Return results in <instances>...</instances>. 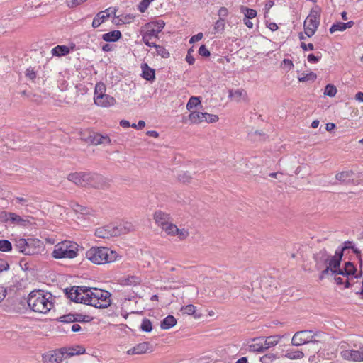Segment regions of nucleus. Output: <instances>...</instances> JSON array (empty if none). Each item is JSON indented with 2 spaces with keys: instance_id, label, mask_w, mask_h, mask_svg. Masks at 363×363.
<instances>
[{
  "instance_id": "obj_45",
  "label": "nucleus",
  "mask_w": 363,
  "mask_h": 363,
  "mask_svg": "<svg viewBox=\"0 0 363 363\" xmlns=\"http://www.w3.org/2000/svg\"><path fill=\"white\" fill-rule=\"evenodd\" d=\"M153 47L155 48L157 53L162 57L167 58L169 56V52L164 47L156 44Z\"/></svg>"
},
{
  "instance_id": "obj_54",
  "label": "nucleus",
  "mask_w": 363,
  "mask_h": 363,
  "mask_svg": "<svg viewBox=\"0 0 363 363\" xmlns=\"http://www.w3.org/2000/svg\"><path fill=\"white\" fill-rule=\"evenodd\" d=\"M228 11L225 7H221L218 11V16L220 18H223L225 20V18L228 16Z\"/></svg>"
},
{
  "instance_id": "obj_9",
  "label": "nucleus",
  "mask_w": 363,
  "mask_h": 363,
  "mask_svg": "<svg viewBox=\"0 0 363 363\" xmlns=\"http://www.w3.org/2000/svg\"><path fill=\"white\" fill-rule=\"evenodd\" d=\"M16 247L26 255H33L40 252L43 248V242L38 239L20 238L16 241Z\"/></svg>"
},
{
  "instance_id": "obj_7",
  "label": "nucleus",
  "mask_w": 363,
  "mask_h": 363,
  "mask_svg": "<svg viewBox=\"0 0 363 363\" xmlns=\"http://www.w3.org/2000/svg\"><path fill=\"white\" fill-rule=\"evenodd\" d=\"M340 357L347 361L363 362V345L354 342L349 345L346 342H340L339 345Z\"/></svg>"
},
{
  "instance_id": "obj_61",
  "label": "nucleus",
  "mask_w": 363,
  "mask_h": 363,
  "mask_svg": "<svg viewBox=\"0 0 363 363\" xmlns=\"http://www.w3.org/2000/svg\"><path fill=\"white\" fill-rule=\"evenodd\" d=\"M283 64L286 67L288 68L289 70L291 69L294 67V64L291 60L284 59L283 60Z\"/></svg>"
},
{
  "instance_id": "obj_53",
  "label": "nucleus",
  "mask_w": 363,
  "mask_h": 363,
  "mask_svg": "<svg viewBox=\"0 0 363 363\" xmlns=\"http://www.w3.org/2000/svg\"><path fill=\"white\" fill-rule=\"evenodd\" d=\"M61 319H62V322L67 323H72V322H74V321L77 320L72 315H68L62 316V317H61Z\"/></svg>"
},
{
  "instance_id": "obj_11",
  "label": "nucleus",
  "mask_w": 363,
  "mask_h": 363,
  "mask_svg": "<svg viewBox=\"0 0 363 363\" xmlns=\"http://www.w3.org/2000/svg\"><path fill=\"white\" fill-rule=\"evenodd\" d=\"M167 235L177 237L180 240L186 239L189 235V231L185 228H178L176 225L170 220L162 228Z\"/></svg>"
},
{
  "instance_id": "obj_57",
  "label": "nucleus",
  "mask_w": 363,
  "mask_h": 363,
  "mask_svg": "<svg viewBox=\"0 0 363 363\" xmlns=\"http://www.w3.org/2000/svg\"><path fill=\"white\" fill-rule=\"evenodd\" d=\"M74 210L76 212L81 213L82 214H86V209L82 207V206H79L78 204H76L74 207Z\"/></svg>"
},
{
  "instance_id": "obj_25",
  "label": "nucleus",
  "mask_w": 363,
  "mask_h": 363,
  "mask_svg": "<svg viewBox=\"0 0 363 363\" xmlns=\"http://www.w3.org/2000/svg\"><path fill=\"white\" fill-rule=\"evenodd\" d=\"M281 339V336L280 335H273L267 337L264 340V347L265 350H267L272 347L277 345Z\"/></svg>"
},
{
  "instance_id": "obj_41",
  "label": "nucleus",
  "mask_w": 363,
  "mask_h": 363,
  "mask_svg": "<svg viewBox=\"0 0 363 363\" xmlns=\"http://www.w3.org/2000/svg\"><path fill=\"white\" fill-rule=\"evenodd\" d=\"M12 249L11 243L6 240H0V251L9 252Z\"/></svg>"
},
{
  "instance_id": "obj_38",
  "label": "nucleus",
  "mask_w": 363,
  "mask_h": 363,
  "mask_svg": "<svg viewBox=\"0 0 363 363\" xmlns=\"http://www.w3.org/2000/svg\"><path fill=\"white\" fill-rule=\"evenodd\" d=\"M10 221L12 223H16L21 225H24L26 223V220L23 218H22L20 216L14 213H11Z\"/></svg>"
},
{
  "instance_id": "obj_63",
  "label": "nucleus",
  "mask_w": 363,
  "mask_h": 363,
  "mask_svg": "<svg viewBox=\"0 0 363 363\" xmlns=\"http://www.w3.org/2000/svg\"><path fill=\"white\" fill-rule=\"evenodd\" d=\"M320 57L315 56L313 54H310L308 55V60L310 62H317L320 60Z\"/></svg>"
},
{
  "instance_id": "obj_29",
  "label": "nucleus",
  "mask_w": 363,
  "mask_h": 363,
  "mask_svg": "<svg viewBox=\"0 0 363 363\" xmlns=\"http://www.w3.org/2000/svg\"><path fill=\"white\" fill-rule=\"evenodd\" d=\"M176 323L175 318L173 315H168L161 322L160 327L162 329L167 330L174 326Z\"/></svg>"
},
{
  "instance_id": "obj_51",
  "label": "nucleus",
  "mask_w": 363,
  "mask_h": 363,
  "mask_svg": "<svg viewBox=\"0 0 363 363\" xmlns=\"http://www.w3.org/2000/svg\"><path fill=\"white\" fill-rule=\"evenodd\" d=\"M66 1L67 3V5L69 7H74V6H77L84 3L86 0H66Z\"/></svg>"
},
{
  "instance_id": "obj_26",
  "label": "nucleus",
  "mask_w": 363,
  "mask_h": 363,
  "mask_svg": "<svg viewBox=\"0 0 363 363\" xmlns=\"http://www.w3.org/2000/svg\"><path fill=\"white\" fill-rule=\"evenodd\" d=\"M204 113L193 111L189 116V120L192 124H200L203 122Z\"/></svg>"
},
{
  "instance_id": "obj_48",
  "label": "nucleus",
  "mask_w": 363,
  "mask_h": 363,
  "mask_svg": "<svg viewBox=\"0 0 363 363\" xmlns=\"http://www.w3.org/2000/svg\"><path fill=\"white\" fill-rule=\"evenodd\" d=\"M154 0H143L138 5V9L140 12L143 13L149 6L150 4Z\"/></svg>"
},
{
  "instance_id": "obj_59",
  "label": "nucleus",
  "mask_w": 363,
  "mask_h": 363,
  "mask_svg": "<svg viewBox=\"0 0 363 363\" xmlns=\"http://www.w3.org/2000/svg\"><path fill=\"white\" fill-rule=\"evenodd\" d=\"M301 48L303 50H314V46L312 43H308V44H306L304 43H301Z\"/></svg>"
},
{
  "instance_id": "obj_37",
  "label": "nucleus",
  "mask_w": 363,
  "mask_h": 363,
  "mask_svg": "<svg viewBox=\"0 0 363 363\" xmlns=\"http://www.w3.org/2000/svg\"><path fill=\"white\" fill-rule=\"evenodd\" d=\"M225 29V20L223 18H219L214 25V33H221Z\"/></svg>"
},
{
  "instance_id": "obj_50",
  "label": "nucleus",
  "mask_w": 363,
  "mask_h": 363,
  "mask_svg": "<svg viewBox=\"0 0 363 363\" xmlns=\"http://www.w3.org/2000/svg\"><path fill=\"white\" fill-rule=\"evenodd\" d=\"M199 54L203 57H209L210 51L206 48V45H202L199 49Z\"/></svg>"
},
{
  "instance_id": "obj_55",
  "label": "nucleus",
  "mask_w": 363,
  "mask_h": 363,
  "mask_svg": "<svg viewBox=\"0 0 363 363\" xmlns=\"http://www.w3.org/2000/svg\"><path fill=\"white\" fill-rule=\"evenodd\" d=\"M26 76L28 78L33 80L36 77V74L33 69L29 68L26 70Z\"/></svg>"
},
{
  "instance_id": "obj_14",
  "label": "nucleus",
  "mask_w": 363,
  "mask_h": 363,
  "mask_svg": "<svg viewBox=\"0 0 363 363\" xmlns=\"http://www.w3.org/2000/svg\"><path fill=\"white\" fill-rule=\"evenodd\" d=\"M89 173L76 172L69 174L67 177L69 181L74 183L77 186H87L89 184Z\"/></svg>"
},
{
  "instance_id": "obj_30",
  "label": "nucleus",
  "mask_w": 363,
  "mask_h": 363,
  "mask_svg": "<svg viewBox=\"0 0 363 363\" xmlns=\"http://www.w3.org/2000/svg\"><path fill=\"white\" fill-rule=\"evenodd\" d=\"M69 48L66 45H57L52 49L51 52L54 56H65L69 52Z\"/></svg>"
},
{
  "instance_id": "obj_1",
  "label": "nucleus",
  "mask_w": 363,
  "mask_h": 363,
  "mask_svg": "<svg viewBox=\"0 0 363 363\" xmlns=\"http://www.w3.org/2000/svg\"><path fill=\"white\" fill-rule=\"evenodd\" d=\"M68 298L76 303L90 305L98 308H106L111 305V294L105 290L84 286H73L66 289Z\"/></svg>"
},
{
  "instance_id": "obj_23",
  "label": "nucleus",
  "mask_w": 363,
  "mask_h": 363,
  "mask_svg": "<svg viewBox=\"0 0 363 363\" xmlns=\"http://www.w3.org/2000/svg\"><path fill=\"white\" fill-rule=\"evenodd\" d=\"M142 77L147 81H152L155 78V70L150 68L146 63L141 65Z\"/></svg>"
},
{
  "instance_id": "obj_17",
  "label": "nucleus",
  "mask_w": 363,
  "mask_h": 363,
  "mask_svg": "<svg viewBox=\"0 0 363 363\" xmlns=\"http://www.w3.org/2000/svg\"><path fill=\"white\" fill-rule=\"evenodd\" d=\"M94 100L96 105L101 107H109L116 104L115 99L107 94L94 96Z\"/></svg>"
},
{
  "instance_id": "obj_16",
  "label": "nucleus",
  "mask_w": 363,
  "mask_h": 363,
  "mask_svg": "<svg viewBox=\"0 0 363 363\" xmlns=\"http://www.w3.org/2000/svg\"><path fill=\"white\" fill-rule=\"evenodd\" d=\"M158 33H156L154 31V29L152 28H147V25L145 26V32L143 34V41L144 43L150 47H152L155 45V41L157 38Z\"/></svg>"
},
{
  "instance_id": "obj_15",
  "label": "nucleus",
  "mask_w": 363,
  "mask_h": 363,
  "mask_svg": "<svg viewBox=\"0 0 363 363\" xmlns=\"http://www.w3.org/2000/svg\"><path fill=\"white\" fill-rule=\"evenodd\" d=\"M152 351V348L150 343L147 342H143L129 349L127 351V354L129 355L143 354L147 352H151Z\"/></svg>"
},
{
  "instance_id": "obj_8",
  "label": "nucleus",
  "mask_w": 363,
  "mask_h": 363,
  "mask_svg": "<svg viewBox=\"0 0 363 363\" xmlns=\"http://www.w3.org/2000/svg\"><path fill=\"white\" fill-rule=\"evenodd\" d=\"M78 245L74 242L65 240L57 244L52 252V256L56 259L69 258L77 257Z\"/></svg>"
},
{
  "instance_id": "obj_49",
  "label": "nucleus",
  "mask_w": 363,
  "mask_h": 363,
  "mask_svg": "<svg viewBox=\"0 0 363 363\" xmlns=\"http://www.w3.org/2000/svg\"><path fill=\"white\" fill-rule=\"evenodd\" d=\"M11 212L1 211L0 213V221L6 223L10 221Z\"/></svg>"
},
{
  "instance_id": "obj_64",
  "label": "nucleus",
  "mask_w": 363,
  "mask_h": 363,
  "mask_svg": "<svg viewBox=\"0 0 363 363\" xmlns=\"http://www.w3.org/2000/svg\"><path fill=\"white\" fill-rule=\"evenodd\" d=\"M186 62L189 64V65H193L194 62V57L191 55V50H189L188 51V54L186 57Z\"/></svg>"
},
{
  "instance_id": "obj_6",
  "label": "nucleus",
  "mask_w": 363,
  "mask_h": 363,
  "mask_svg": "<svg viewBox=\"0 0 363 363\" xmlns=\"http://www.w3.org/2000/svg\"><path fill=\"white\" fill-rule=\"evenodd\" d=\"M325 336V334L320 331L300 330L293 335L291 344L294 346H301L309 343H319L324 340Z\"/></svg>"
},
{
  "instance_id": "obj_46",
  "label": "nucleus",
  "mask_w": 363,
  "mask_h": 363,
  "mask_svg": "<svg viewBox=\"0 0 363 363\" xmlns=\"http://www.w3.org/2000/svg\"><path fill=\"white\" fill-rule=\"evenodd\" d=\"M106 86L103 83H98L96 84L94 96H101L105 94Z\"/></svg>"
},
{
  "instance_id": "obj_35",
  "label": "nucleus",
  "mask_w": 363,
  "mask_h": 363,
  "mask_svg": "<svg viewBox=\"0 0 363 363\" xmlns=\"http://www.w3.org/2000/svg\"><path fill=\"white\" fill-rule=\"evenodd\" d=\"M196 311V307L194 305H191V304L183 306L181 308V311L184 314L194 315L195 318H198V317H199V315H195Z\"/></svg>"
},
{
  "instance_id": "obj_5",
  "label": "nucleus",
  "mask_w": 363,
  "mask_h": 363,
  "mask_svg": "<svg viewBox=\"0 0 363 363\" xmlns=\"http://www.w3.org/2000/svg\"><path fill=\"white\" fill-rule=\"evenodd\" d=\"M86 258L94 264H104L115 262L118 254L106 247H92L85 254Z\"/></svg>"
},
{
  "instance_id": "obj_3",
  "label": "nucleus",
  "mask_w": 363,
  "mask_h": 363,
  "mask_svg": "<svg viewBox=\"0 0 363 363\" xmlns=\"http://www.w3.org/2000/svg\"><path fill=\"white\" fill-rule=\"evenodd\" d=\"M135 230V225L129 221L113 222L97 228L95 235L99 238L110 239Z\"/></svg>"
},
{
  "instance_id": "obj_21",
  "label": "nucleus",
  "mask_w": 363,
  "mask_h": 363,
  "mask_svg": "<svg viewBox=\"0 0 363 363\" xmlns=\"http://www.w3.org/2000/svg\"><path fill=\"white\" fill-rule=\"evenodd\" d=\"M154 220L157 226L162 228L167 224L172 219L169 214L166 213L162 211H157L154 213Z\"/></svg>"
},
{
  "instance_id": "obj_19",
  "label": "nucleus",
  "mask_w": 363,
  "mask_h": 363,
  "mask_svg": "<svg viewBox=\"0 0 363 363\" xmlns=\"http://www.w3.org/2000/svg\"><path fill=\"white\" fill-rule=\"evenodd\" d=\"M87 140L94 145L100 144H108L111 143V139L107 135H102L99 133H91Z\"/></svg>"
},
{
  "instance_id": "obj_13",
  "label": "nucleus",
  "mask_w": 363,
  "mask_h": 363,
  "mask_svg": "<svg viewBox=\"0 0 363 363\" xmlns=\"http://www.w3.org/2000/svg\"><path fill=\"white\" fill-rule=\"evenodd\" d=\"M64 359L65 352L61 349L48 352L43 355L44 363H61Z\"/></svg>"
},
{
  "instance_id": "obj_4",
  "label": "nucleus",
  "mask_w": 363,
  "mask_h": 363,
  "mask_svg": "<svg viewBox=\"0 0 363 363\" xmlns=\"http://www.w3.org/2000/svg\"><path fill=\"white\" fill-rule=\"evenodd\" d=\"M52 296L41 290L31 291L28 295V304L36 313H47L53 307Z\"/></svg>"
},
{
  "instance_id": "obj_56",
  "label": "nucleus",
  "mask_w": 363,
  "mask_h": 363,
  "mask_svg": "<svg viewBox=\"0 0 363 363\" xmlns=\"http://www.w3.org/2000/svg\"><path fill=\"white\" fill-rule=\"evenodd\" d=\"M203 38V33H199L198 34L195 35H193L190 40H189V43H194L196 41H199L200 40H201Z\"/></svg>"
},
{
  "instance_id": "obj_36",
  "label": "nucleus",
  "mask_w": 363,
  "mask_h": 363,
  "mask_svg": "<svg viewBox=\"0 0 363 363\" xmlns=\"http://www.w3.org/2000/svg\"><path fill=\"white\" fill-rule=\"evenodd\" d=\"M200 103L201 101L199 97L191 96L186 104V108L190 111L196 107Z\"/></svg>"
},
{
  "instance_id": "obj_27",
  "label": "nucleus",
  "mask_w": 363,
  "mask_h": 363,
  "mask_svg": "<svg viewBox=\"0 0 363 363\" xmlns=\"http://www.w3.org/2000/svg\"><path fill=\"white\" fill-rule=\"evenodd\" d=\"M264 338L259 337L253 340V342L250 345V350L256 352H263L265 350L264 347Z\"/></svg>"
},
{
  "instance_id": "obj_10",
  "label": "nucleus",
  "mask_w": 363,
  "mask_h": 363,
  "mask_svg": "<svg viewBox=\"0 0 363 363\" xmlns=\"http://www.w3.org/2000/svg\"><path fill=\"white\" fill-rule=\"evenodd\" d=\"M320 11L321 9L318 6H315L312 8L309 15L304 21V31L308 37L313 35L318 27Z\"/></svg>"
},
{
  "instance_id": "obj_28",
  "label": "nucleus",
  "mask_w": 363,
  "mask_h": 363,
  "mask_svg": "<svg viewBox=\"0 0 363 363\" xmlns=\"http://www.w3.org/2000/svg\"><path fill=\"white\" fill-rule=\"evenodd\" d=\"M121 33L119 30H113L103 35L102 38L106 42H115L120 39Z\"/></svg>"
},
{
  "instance_id": "obj_18",
  "label": "nucleus",
  "mask_w": 363,
  "mask_h": 363,
  "mask_svg": "<svg viewBox=\"0 0 363 363\" xmlns=\"http://www.w3.org/2000/svg\"><path fill=\"white\" fill-rule=\"evenodd\" d=\"M228 96L238 103L247 102L249 101L247 91L242 89L230 90Z\"/></svg>"
},
{
  "instance_id": "obj_2",
  "label": "nucleus",
  "mask_w": 363,
  "mask_h": 363,
  "mask_svg": "<svg viewBox=\"0 0 363 363\" xmlns=\"http://www.w3.org/2000/svg\"><path fill=\"white\" fill-rule=\"evenodd\" d=\"M342 257V252H336L335 255L331 256L328 255L325 250L320 251L315 258L317 267L318 269H321L323 267H325L320 274L319 278L320 280L326 278L328 276L336 274H341L344 277H350V276L354 275L356 269L353 264L350 262L345 263L344 269H340Z\"/></svg>"
},
{
  "instance_id": "obj_42",
  "label": "nucleus",
  "mask_w": 363,
  "mask_h": 363,
  "mask_svg": "<svg viewBox=\"0 0 363 363\" xmlns=\"http://www.w3.org/2000/svg\"><path fill=\"white\" fill-rule=\"evenodd\" d=\"M218 119L219 118L217 115L204 113L203 122H206L208 123H213L217 122Z\"/></svg>"
},
{
  "instance_id": "obj_31",
  "label": "nucleus",
  "mask_w": 363,
  "mask_h": 363,
  "mask_svg": "<svg viewBox=\"0 0 363 363\" xmlns=\"http://www.w3.org/2000/svg\"><path fill=\"white\" fill-rule=\"evenodd\" d=\"M332 276H334V279L336 282L337 284L338 285H341V284H344L345 285V288H349L350 286V277H343L342 276L341 274H333ZM351 279H353V277H351Z\"/></svg>"
},
{
  "instance_id": "obj_34",
  "label": "nucleus",
  "mask_w": 363,
  "mask_h": 363,
  "mask_svg": "<svg viewBox=\"0 0 363 363\" xmlns=\"http://www.w3.org/2000/svg\"><path fill=\"white\" fill-rule=\"evenodd\" d=\"M353 175V172L352 171H344L339 172L336 174L335 178L337 180L345 182L347 179H350Z\"/></svg>"
},
{
  "instance_id": "obj_47",
  "label": "nucleus",
  "mask_w": 363,
  "mask_h": 363,
  "mask_svg": "<svg viewBox=\"0 0 363 363\" xmlns=\"http://www.w3.org/2000/svg\"><path fill=\"white\" fill-rule=\"evenodd\" d=\"M345 30V24L342 22H338L333 24L330 28V32L333 33L336 31H344Z\"/></svg>"
},
{
  "instance_id": "obj_32",
  "label": "nucleus",
  "mask_w": 363,
  "mask_h": 363,
  "mask_svg": "<svg viewBox=\"0 0 363 363\" xmlns=\"http://www.w3.org/2000/svg\"><path fill=\"white\" fill-rule=\"evenodd\" d=\"M146 25L147 28H152L156 33H159L164 27L165 23L163 21L160 20L155 22L149 23Z\"/></svg>"
},
{
  "instance_id": "obj_22",
  "label": "nucleus",
  "mask_w": 363,
  "mask_h": 363,
  "mask_svg": "<svg viewBox=\"0 0 363 363\" xmlns=\"http://www.w3.org/2000/svg\"><path fill=\"white\" fill-rule=\"evenodd\" d=\"M61 350H63L65 352V359L74 355L84 354L86 351L85 348L80 345L69 348H62Z\"/></svg>"
},
{
  "instance_id": "obj_20",
  "label": "nucleus",
  "mask_w": 363,
  "mask_h": 363,
  "mask_svg": "<svg viewBox=\"0 0 363 363\" xmlns=\"http://www.w3.org/2000/svg\"><path fill=\"white\" fill-rule=\"evenodd\" d=\"M112 13H113V11H111V8L98 13L93 20L92 26L94 28H98L102 23H104L111 16Z\"/></svg>"
},
{
  "instance_id": "obj_40",
  "label": "nucleus",
  "mask_w": 363,
  "mask_h": 363,
  "mask_svg": "<svg viewBox=\"0 0 363 363\" xmlns=\"http://www.w3.org/2000/svg\"><path fill=\"white\" fill-rule=\"evenodd\" d=\"M337 88L333 84H328L325 88L324 94L330 97H333L337 94Z\"/></svg>"
},
{
  "instance_id": "obj_43",
  "label": "nucleus",
  "mask_w": 363,
  "mask_h": 363,
  "mask_svg": "<svg viewBox=\"0 0 363 363\" xmlns=\"http://www.w3.org/2000/svg\"><path fill=\"white\" fill-rule=\"evenodd\" d=\"M277 358V355L273 353L267 354L260 358L262 363H272Z\"/></svg>"
},
{
  "instance_id": "obj_12",
  "label": "nucleus",
  "mask_w": 363,
  "mask_h": 363,
  "mask_svg": "<svg viewBox=\"0 0 363 363\" xmlns=\"http://www.w3.org/2000/svg\"><path fill=\"white\" fill-rule=\"evenodd\" d=\"M87 186L96 189H106L109 186V180L102 175L89 173V184Z\"/></svg>"
},
{
  "instance_id": "obj_62",
  "label": "nucleus",
  "mask_w": 363,
  "mask_h": 363,
  "mask_svg": "<svg viewBox=\"0 0 363 363\" xmlns=\"http://www.w3.org/2000/svg\"><path fill=\"white\" fill-rule=\"evenodd\" d=\"M9 267V265L6 262L0 259V272L7 270Z\"/></svg>"
},
{
  "instance_id": "obj_60",
  "label": "nucleus",
  "mask_w": 363,
  "mask_h": 363,
  "mask_svg": "<svg viewBox=\"0 0 363 363\" xmlns=\"http://www.w3.org/2000/svg\"><path fill=\"white\" fill-rule=\"evenodd\" d=\"M145 123L144 121H139L138 124H135V123H133L131 125V127L133 128H136V129H142L145 127Z\"/></svg>"
},
{
  "instance_id": "obj_52",
  "label": "nucleus",
  "mask_w": 363,
  "mask_h": 363,
  "mask_svg": "<svg viewBox=\"0 0 363 363\" xmlns=\"http://www.w3.org/2000/svg\"><path fill=\"white\" fill-rule=\"evenodd\" d=\"M191 179V175L189 173H183L179 174V179L183 182H189Z\"/></svg>"
},
{
  "instance_id": "obj_44",
  "label": "nucleus",
  "mask_w": 363,
  "mask_h": 363,
  "mask_svg": "<svg viewBox=\"0 0 363 363\" xmlns=\"http://www.w3.org/2000/svg\"><path fill=\"white\" fill-rule=\"evenodd\" d=\"M140 329L145 332H150L152 330L151 321L147 318L143 319L140 325Z\"/></svg>"
},
{
  "instance_id": "obj_39",
  "label": "nucleus",
  "mask_w": 363,
  "mask_h": 363,
  "mask_svg": "<svg viewBox=\"0 0 363 363\" xmlns=\"http://www.w3.org/2000/svg\"><path fill=\"white\" fill-rule=\"evenodd\" d=\"M317 77L315 73L311 72L310 73L303 74V76L298 77V81L301 82H308V81H315Z\"/></svg>"
},
{
  "instance_id": "obj_58",
  "label": "nucleus",
  "mask_w": 363,
  "mask_h": 363,
  "mask_svg": "<svg viewBox=\"0 0 363 363\" xmlns=\"http://www.w3.org/2000/svg\"><path fill=\"white\" fill-rule=\"evenodd\" d=\"M7 294L6 289L0 285V303L5 298Z\"/></svg>"
},
{
  "instance_id": "obj_33",
  "label": "nucleus",
  "mask_w": 363,
  "mask_h": 363,
  "mask_svg": "<svg viewBox=\"0 0 363 363\" xmlns=\"http://www.w3.org/2000/svg\"><path fill=\"white\" fill-rule=\"evenodd\" d=\"M241 12L244 14L245 18H249L252 19L256 17L257 16V11L255 9H249L245 6H241L240 7Z\"/></svg>"
},
{
  "instance_id": "obj_24",
  "label": "nucleus",
  "mask_w": 363,
  "mask_h": 363,
  "mask_svg": "<svg viewBox=\"0 0 363 363\" xmlns=\"http://www.w3.org/2000/svg\"><path fill=\"white\" fill-rule=\"evenodd\" d=\"M284 357L289 359H301L304 357V354L301 350L288 349L286 350Z\"/></svg>"
}]
</instances>
